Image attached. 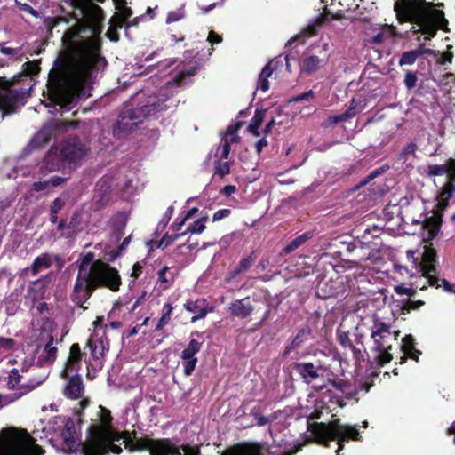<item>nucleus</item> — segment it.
I'll return each mask as SVG.
<instances>
[{"mask_svg": "<svg viewBox=\"0 0 455 455\" xmlns=\"http://www.w3.org/2000/svg\"><path fill=\"white\" fill-rule=\"evenodd\" d=\"M196 70L195 67L179 68L173 78L167 81L160 89L158 95L151 97L148 104L135 109L123 111L114 128V133L132 132L138 128L144 118L156 117L158 113L167 109L170 106L165 102L177 92L178 88L190 82Z\"/></svg>", "mask_w": 455, "mask_h": 455, "instance_id": "1", "label": "nucleus"}, {"mask_svg": "<svg viewBox=\"0 0 455 455\" xmlns=\"http://www.w3.org/2000/svg\"><path fill=\"white\" fill-rule=\"evenodd\" d=\"M100 426H91L88 428V437L83 444L84 455H106L108 451L120 454L122 448L116 444L123 439L110 427V411L101 406L99 407Z\"/></svg>", "mask_w": 455, "mask_h": 455, "instance_id": "2", "label": "nucleus"}, {"mask_svg": "<svg viewBox=\"0 0 455 455\" xmlns=\"http://www.w3.org/2000/svg\"><path fill=\"white\" fill-rule=\"evenodd\" d=\"M309 430L314 435L315 442L324 447H330L331 442L337 440V455H340L339 452L343 450L344 443L348 439L361 440L356 426L341 424L339 419L331 420L328 423H312L309 426Z\"/></svg>", "mask_w": 455, "mask_h": 455, "instance_id": "3", "label": "nucleus"}, {"mask_svg": "<svg viewBox=\"0 0 455 455\" xmlns=\"http://www.w3.org/2000/svg\"><path fill=\"white\" fill-rule=\"evenodd\" d=\"M124 447L129 451H148L150 455H200L198 445H176L171 439L124 438Z\"/></svg>", "mask_w": 455, "mask_h": 455, "instance_id": "4", "label": "nucleus"}, {"mask_svg": "<svg viewBox=\"0 0 455 455\" xmlns=\"http://www.w3.org/2000/svg\"><path fill=\"white\" fill-rule=\"evenodd\" d=\"M44 451L35 443L25 431L14 427L0 432V455H44Z\"/></svg>", "mask_w": 455, "mask_h": 455, "instance_id": "5", "label": "nucleus"}, {"mask_svg": "<svg viewBox=\"0 0 455 455\" xmlns=\"http://www.w3.org/2000/svg\"><path fill=\"white\" fill-rule=\"evenodd\" d=\"M408 12L409 18L407 20L420 27V31L427 35L426 39L434 37L437 28L448 31V20L444 17V12L441 10L431 9L425 5L422 8L410 7Z\"/></svg>", "mask_w": 455, "mask_h": 455, "instance_id": "6", "label": "nucleus"}, {"mask_svg": "<svg viewBox=\"0 0 455 455\" xmlns=\"http://www.w3.org/2000/svg\"><path fill=\"white\" fill-rule=\"evenodd\" d=\"M83 276L111 280V291H116L122 283L118 271L101 260H94V255L88 252L78 266V273Z\"/></svg>", "mask_w": 455, "mask_h": 455, "instance_id": "7", "label": "nucleus"}, {"mask_svg": "<svg viewBox=\"0 0 455 455\" xmlns=\"http://www.w3.org/2000/svg\"><path fill=\"white\" fill-rule=\"evenodd\" d=\"M426 173L429 177L447 175V180L443 184L442 190L437 196L438 207L444 210L448 204V201L455 193V161L450 158L443 164L428 165Z\"/></svg>", "mask_w": 455, "mask_h": 455, "instance_id": "8", "label": "nucleus"}, {"mask_svg": "<svg viewBox=\"0 0 455 455\" xmlns=\"http://www.w3.org/2000/svg\"><path fill=\"white\" fill-rule=\"evenodd\" d=\"M111 280L93 278L77 275L71 299L77 306L84 308L83 305L90 299L97 287L102 286L111 290Z\"/></svg>", "mask_w": 455, "mask_h": 455, "instance_id": "9", "label": "nucleus"}, {"mask_svg": "<svg viewBox=\"0 0 455 455\" xmlns=\"http://www.w3.org/2000/svg\"><path fill=\"white\" fill-rule=\"evenodd\" d=\"M28 95V89L20 85L15 79L0 77V107L10 111L21 99Z\"/></svg>", "mask_w": 455, "mask_h": 455, "instance_id": "10", "label": "nucleus"}, {"mask_svg": "<svg viewBox=\"0 0 455 455\" xmlns=\"http://www.w3.org/2000/svg\"><path fill=\"white\" fill-rule=\"evenodd\" d=\"M86 347L90 350L91 357L86 360L88 368L101 370L103 367L104 356L109 349V343L105 333L99 335L98 331L92 333L87 340Z\"/></svg>", "mask_w": 455, "mask_h": 455, "instance_id": "11", "label": "nucleus"}, {"mask_svg": "<svg viewBox=\"0 0 455 455\" xmlns=\"http://www.w3.org/2000/svg\"><path fill=\"white\" fill-rule=\"evenodd\" d=\"M51 424H56L60 428V436L63 443V451L65 452H75L81 446L83 451L84 443L77 442L76 424L73 419L68 417H55Z\"/></svg>", "mask_w": 455, "mask_h": 455, "instance_id": "12", "label": "nucleus"}, {"mask_svg": "<svg viewBox=\"0 0 455 455\" xmlns=\"http://www.w3.org/2000/svg\"><path fill=\"white\" fill-rule=\"evenodd\" d=\"M65 167L62 158L60 156L59 148L52 147L36 164L34 177L43 179L52 172L62 171Z\"/></svg>", "mask_w": 455, "mask_h": 455, "instance_id": "13", "label": "nucleus"}, {"mask_svg": "<svg viewBox=\"0 0 455 455\" xmlns=\"http://www.w3.org/2000/svg\"><path fill=\"white\" fill-rule=\"evenodd\" d=\"M66 124L60 122L58 120H52L45 124L44 127L36 132L34 137L30 140L25 150L28 153L31 151L42 148L44 145L48 143L51 139L56 135L58 130L65 131Z\"/></svg>", "mask_w": 455, "mask_h": 455, "instance_id": "14", "label": "nucleus"}, {"mask_svg": "<svg viewBox=\"0 0 455 455\" xmlns=\"http://www.w3.org/2000/svg\"><path fill=\"white\" fill-rule=\"evenodd\" d=\"M88 152V148L77 138L66 140L59 148L60 156L64 164H76L84 158Z\"/></svg>", "mask_w": 455, "mask_h": 455, "instance_id": "15", "label": "nucleus"}, {"mask_svg": "<svg viewBox=\"0 0 455 455\" xmlns=\"http://www.w3.org/2000/svg\"><path fill=\"white\" fill-rule=\"evenodd\" d=\"M421 259L420 271L422 272L423 276L427 278L430 286L439 287V279L435 275L436 273V253L432 248V243L429 245L425 244L423 246Z\"/></svg>", "mask_w": 455, "mask_h": 455, "instance_id": "16", "label": "nucleus"}, {"mask_svg": "<svg viewBox=\"0 0 455 455\" xmlns=\"http://www.w3.org/2000/svg\"><path fill=\"white\" fill-rule=\"evenodd\" d=\"M412 223L421 225L422 240L427 243L437 235L442 224V216L437 212H433L430 217L425 218L423 221L413 220Z\"/></svg>", "mask_w": 455, "mask_h": 455, "instance_id": "17", "label": "nucleus"}, {"mask_svg": "<svg viewBox=\"0 0 455 455\" xmlns=\"http://www.w3.org/2000/svg\"><path fill=\"white\" fill-rule=\"evenodd\" d=\"M374 342V346L372 347V351L376 353L375 360L380 365H384L389 363L392 360V355L389 353V350L392 347L391 341L393 340L392 336L390 338L387 337H377L371 338ZM396 338H394L395 340Z\"/></svg>", "mask_w": 455, "mask_h": 455, "instance_id": "18", "label": "nucleus"}, {"mask_svg": "<svg viewBox=\"0 0 455 455\" xmlns=\"http://www.w3.org/2000/svg\"><path fill=\"white\" fill-rule=\"evenodd\" d=\"M84 353L81 352L79 344L75 343L70 347L69 355L61 372L63 378L68 379L71 374H77L81 367Z\"/></svg>", "mask_w": 455, "mask_h": 455, "instance_id": "19", "label": "nucleus"}, {"mask_svg": "<svg viewBox=\"0 0 455 455\" xmlns=\"http://www.w3.org/2000/svg\"><path fill=\"white\" fill-rule=\"evenodd\" d=\"M292 369L300 376L305 383L310 384L319 377V372L323 368L320 364L315 365L313 363L300 362L294 363Z\"/></svg>", "mask_w": 455, "mask_h": 455, "instance_id": "20", "label": "nucleus"}, {"mask_svg": "<svg viewBox=\"0 0 455 455\" xmlns=\"http://www.w3.org/2000/svg\"><path fill=\"white\" fill-rule=\"evenodd\" d=\"M60 260L59 255H54L52 253L44 252L38 255L33 261L30 267H26L23 271L26 273H30L32 275H37L41 271L49 269L53 261Z\"/></svg>", "mask_w": 455, "mask_h": 455, "instance_id": "21", "label": "nucleus"}, {"mask_svg": "<svg viewBox=\"0 0 455 455\" xmlns=\"http://www.w3.org/2000/svg\"><path fill=\"white\" fill-rule=\"evenodd\" d=\"M255 307L251 304L249 297L235 299L232 301L228 306V312L234 317L237 318H248L254 311Z\"/></svg>", "mask_w": 455, "mask_h": 455, "instance_id": "22", "label": "nucleus"}, {"mask_svg": "<svg viewBox=\"0 0 455 455\" xmlns=\"http://www.w3.org/2000/svg\"><path fill=\"white\" fill-rule=\"evenodd\" d=\"M112 183V179L107 176L97 183L94 197L99 204L104 205L111 199Z\"/></svg>", "mask_w": 455, "mask_h": 455, "instance_id": "23", "label": "nucleus"}, {"mask_svg": "<svg viewBox=\"0 0 455 455\" xmlns=\"http://www.w3.org/2000/svg\"><path fill=\"white\" fill-rule=\"evenodd\" d=\"M68 383L64 387V395L71 399L79 398L84 391V386L81 377L78 374H71Z\"/></svg>", "mask_w": 455, "mask_h": 455, "instance_id": "24", "label": "nucleus"}, {"mask_svg": "<svg viewBox=\"0 0 455 455\" xmlns=\"http://www.w3.org/2000/svg\"><path fill=\"white\" fill-rule=\"evenodd\" d=\"M184 307L187 311L193 313L195 315L191 318V322L195 323L197 320L203 319L208 313L206 308V301L204 299L196 300H188L184 304Z\"/></svg>", "mask_w": 455, "mask_h": 455, "instance_id": "25", "label": "nucleus"}, {"mask_svg": "<svg viewBox=\"0 0 455 455\" xmlns=\"http://www.w3.org/2000/svg\"><path fill=\"white\" fill-rule=\"evenodd\" d=\"M312 334V331L308 326L301 328L290 345L285 347L283 356L286 357L290 355L291 350L300 347L305 342H307Z\"/></svg>", "mask_w": 455, "mask_h": 455, "instance_id": "26", "label": "nucleus"}, {"mask_svg": "<svg viewBox=\"0 0 455 455\" xmlns=\"http://www.w3.org/2000/svg\"><path fill=\"white\" fill-rule=\"evenodd\" d=\"M23 379V376L20 374V371L18 369H12L11 371V373L9 375V381H8V387L9 388H15L17 387H28V390H32L37 386H39L44 380V377H43L40 380L33 381L31 383H25L22 382L21 379Z\"/></svg>", "mask_w": 455, "mask_h": 455, "instance_id": "27", "label": "nucleus"}, {"mask_svg": "<svg viewBox=\"0 0 455 455\" xmlns=\"http://www.w3.org/2000/svg\"><path fill=\"white\" fill-rule=\"evenodd\" d=\"M327 63V58H319L315 55H309L303 58L301 61V71L312 74L317 71L320 67Z\"/></svg>", "mask_w": 455, "mask_h": 455, "instance_id": "28", "label": "nucleus"}, {"mask_svg": "<svg viewBox=\"0 0 455 455\" xmlns=\"http://www.w3.org/2000/svg\"><path fill=\"white\" fill-rule=\"evenodd\" d=\"M425 5H427V4L422 0H399L395 4L394 10L397 16L403 15L407 20L409 18L408 9L410 7L422 8Z\"/></svg>", "mask_w": 455, "mask_h": 455, "instance_id": "29", "label": "nucleus"}, {"mask_svg": "<svg viewBox=\"0 0 455 455\" xmlns=\"http://www.w3.org/2000/svg\"><path fill=\"white\" fill-rule=\"evenodd\" d=\"M402 349L404 355L401 356L400 363H403L406 361V357L409 356L416 361L419 360V355L421 354L419 350L414 347V339L411 335H406L403 339Z\"/></svg>", "mask_w": 455, "mask_h": 455, "instance_id": "30", "label": "nucleus"}, {"mask_svg": "<svg viewBox=\"0 0 455 455\" xmlns=\"http://www.w3.org/2000/svg\"><path fill=\"white\" fill-rule=\"evenodd\" d=\"M47 283V276L33 281L28 286V296L31 297L33 300L43 299Z\"/></svg>", "mask_w": 455, "mask_h": 455, "instance_id": "31", "label": "nucleus"}, {"mask_svg": "<svg viewBox=\"0 0 455 455\" xmlns=\"http://www.w3.org/2000/svg\"><path fill=\"white\" fill-rule=\"evenodd\" d=\"M48 341L45 344L44 350L40 355L39 360L44 363H52L56 357L58 353V348L56 346H54L55 339L52 335H48Z\"/></svg>", "mask_w": 455, "mask_h": 455, "instance_id": "32", "label": "nucleus"}, {"mask_svg": "<svg viewBox=\"0 0 455 455\" xmlns=\"http://www.w3.org/2000/svg\"><path fill=\"white\" fill-rule=\"evenodd\" d=\"M256 258H257V256H256L255 252H251L246 258L242 259L240 260L238 266L235 268H234L232 271L229 272L228 279V280L234 279L241 273L247 271L251 267L253 262L256 260Z\"/></svg>", "mask_w": 455, "mask_h": 455, "instance_id": "33", "label": "nucleus"}, {"mask_svg": "<svg viewBox=\"0 0 455 455\" xmlns=\"http://www.w3.org/2000/svg\"><path fill=\"white\" fill-rule=\"evenodd\" d=\"M392 336L391 326L378 318L374 319L371 327V338L387 337Z\"/></svg>", "mask_w": 455, "mask_h": 455, "instance_id": "34", "label": "nucleus"}, {"mask_svg": "<svg viewBox=\"0 0 455 455\" xmlns=\"http://www.w3.org/2000/svg\"><path fill=\"white\" fill-rule=\"evenodd\" d=\"M273 74V68H271V63H267L265 65V67L262 68L259 80H258V86L257 89L260 90L262 92H267L269 89V82L268 78Z\"/></svg>", "mask_w": 455, "mask_h": 455, "instance_id": "35", "label": "nucleus"}, {"mask_svg": "<svg viewBox=\"0 0 455 455\" xmlns=\"http://www.w3.org/2000/svg\"><path fill=\"white\" fill-rule=\"evenodd\" d=\"M312 236L313 234L311 232H306L303 233L302 235H299L283 248V252L285 254L291 253V251H295L296 249L303 245Z\"/></svg>", "mask_w": 455, "mask_h": 455, "instance_id": "36", "label": "nucleus"}, {"mask_svg": "<svg viewBox=\"0 0 455 455\" xmlns=\"http://www.w3.org/2000/svg\"><path fill=\"white\" fill-rule=\"evenodd\" d=\"M266 114V109H257L254 116L252 117L249 126L248 131L253 134L254 136H259V128L263 123L264 117Z\"/></svg>", "mask_w": 455, "mask_h": 455, "instance_id": "37", "label": "nucleus"}, {"mask_svg": "<svg viewBox=\"0 0 455 455\" xmlns=\"http://www.w3.org/2000/svg\"><path fill=\"white\" fill-rule=\"evenodd\" d=\"M202 342L196 339H190L188 347L181 352V359L196 358V355L200 351Z\"/></svg>", "mask_w": 455, "mask_h": 455, "instance_id": "38", "label": "nucleus"}, {"mask_svg": "<svg viewBox=\"0 0 455 455\" xmlns=\"http://www.w3.org/2000/svg\"><path fill=\"white\" fill-rule=\"evenodd\" d=\"M172 310L173 307L170 303H165L164 305L162 308V315L156 326V331H161L164 326L170 323Z\"/></svg>", "mask_w": 455, "mask_h": 455, "instance_id": "39", "label": "nucleus"}, {"mask_svg": "<svg viewBox=\"0 0 455 455\" xmlns=\"http://www.w3.org/2000/svg\"><path fill=\"white\" fill-rule=\"evenodd\" d=\"M426 52H428V50H426ZM425 51L422 50L421 47L418 50L404 52L400 58L399 65H411Z\"/></svg>", "mask_w": 455, "mask_h": 455, "instance_id": "40", "label": "nucleus"}, {"mask_svg": "<svg viewBox=\"0 0 455 455\" xmlns=\"http://www.w3.org/2000/svg\"><path fill=\"white\" fill-rule=\"evenodd\" d=\"M64 204V201L60 197L53 200L50 207V220L52 223H57L58 213L63 208Z\"/></svg>", "mask_w": 455, "mask_h": 455, "instance_id": "41", "label": "nucleus"}, {"mask_svg": "<svg viewBox=\"0 0 455 455\" xmlns=\"http://www.w3.org/2000/svg\"><path fill=\"white\" fill-rule=\"evenodd\" d=\"M207 220V217H203L197 220H196L193 224H191L187 230L184 232L186 234H201L205 229V221Z\"/></svg>", "mask_w": 455, "mask_h": 455, "instance_id": "42", "label": "nucleus"}, {"mask_svg": "<svg viewBox=\"0 0 455 455\" xmlns=\"http://www.w3.org/2000/svg\"><path fill=\"white\" fill-rule=\"evenodd\" d=\"M243 123L237 122L234 124H231L228 127L225 137L230 140V142H237L239 140V136L236 134L238 130L241 128Z\"/></svg>", "mask_w": 455, "mask_h": 455, "instance_id": "43", "label": "nucleus"}, {"mask_svg": "<svg viewBox=\"0 0 455 455\" xmlns=\"http://www.w3.org/2000/svg\"><path fill=\"white\" fill-rule=\"evenodd\" d=\"M391 37L390 31L386 28L382 31L379 32L377 35L373 36L370 40V43L372 44H382L387 39Z\"/></svg>", "mask_w": 455, "mask_h": 455, "instance_id": "44", "label": "nucleus"}, {"mask_svg": "<svg viewBox=\"0 0 455 455\" xmlns=\"http://www.w3.org/2000/svg\"><path fill=\"white\" fill-rule=\"evenodd\" d=\"M250 414L257 420L256 425L259 427L265 426L272 420L269 417L262 416L258 408L251 409Z\"/></svg>", "mask_w": 455, "mask_h": 455, "instance_id": "45", "label": "nucleus"}, {"mask_svg": "<svg viewBox=\"0 0 455 455\" xmlns=\"http://www.w3.org/2000/svg\"><path fill=\"white\" fill-rule=\"evenodd\" d=\"M424 305V301L422 300H417V301H413V300H408L406 301L401 307V311L403 314H408L410 313L411 310H417L419 309L420 307H422Z\"/></svg>", "mask_w": 455, "mask_h": 455, "instance_id": "46", "label": "nucleus"}, {"mask_svg": "<svg viewBox=\"0 0 455 455\" xmlns=\"http://www.w3.org/2000/svg\"><path fill=\"white\" fill-rule=\"evenodd\" d=\"M417 149V145L414 142H411L408 144L406 147L403 148L400 154V160H403V162H406L411 156H414Z\"/></svg>", "mask_w": 455, "mask_h": 455, "instance_id": "47", "label": "nucleus"}, {"mask_svg": "<svg viewBox=\"0 0 455 455\" xmlns=\"http://www.w3.org/2000/svg\"><path fill=\"white\" fill-rule=\"evenodd\" d=\"M15 344V340L12 338L0 337V353L12 350Z\"/></svg>", "mask_w": 455, "mask_h": 455, "instance_id": "48", "label": "nucleus"}, {"mask_svg": "<svg viewBox=\"0 0 455 455\" xmlns=\"http://www.w3.org/2000/svg\"><path fill=\"white\" fill-rule=\"evenodd\" d=\"M183 235H185V233L175 234V235H165L159 241L158 247L164 248V247L172 244V243H174L176 240H178L179 238H180Z\"/></svg>", "mask_w": 455, "mask_h": 455, "instance_id": "49", "label": "nucleus"}, {"mask_svg": "<svg viewBox=\"0 0 455 455\" xmlns=\"http://www.w3.org/2000/svg\"><path fill=\"white\" fill-rule=\"evenodd\" d=\"M182 361L184 366V374L186 376H190L196 368L197 358L182 359Z\"/></svg>", "mask_w": 455, "mask_h": 455, "instance_id": "50", "label": "nucleus"}, {"mask_svg": "<svg viewBox=\"0 0 455 455\" xmlns=\"http://www.w3.org/2000/svg\"><path fill=\"white\" fill-rule=\"evenodd\" d=\"M418 77L415 73L407 71L404 76V85L408 90H411L416 86Z\"/></svg>", "mask_w": 455, "mask_h": 455, "instance_id": "51", "label": "nucleus"}, {"mask_svg": "<svg viewBox=\"0 0 455 455\" xmlns=\"http://www.w3.org/2000/svg\"><path fill=\"white\" fill-rule=\"evenodd\" d=\"M337 339L343 347H350L353 345L348 333L346 331H338Z\"/></svg>", "mask_w": 455, "mask_h": 455, "instance_id": "52", "label": "nucleus"}, {"mask_svg": "<svg viewBox=\"0 0 455 455\" xmlns=\"http://www.w3.org/2000/svg\"><path fill=\"white\" fill-rule=\"evenodd\" d=\"M184 17V10L180 8L177 11L170 12L166 18L167 23H172L181 20Z\"/></svg>", "mask_w": 455, "mask_h": 455, "instance_id": "53", "label": "nucleus"}, {"mask_svg": "<svg viewBox=\"0 0 455 455\" xmlns=\"http://www.w3.org/2000/svg\"><path fill=\"white\" fill-rule=\"evenodd\" d=\"M325 20H326L325 14H320V15L316 18V20H315V23H313V24H309V25L307 26V28H308V30H309V34H310V35H315V31H316V28H317L318 27H320L322 24H323V23H324V21H325Z\"/></svg>", "mask_w": 455, "mask_h": 455, "instance_id": "54", "label": "nucleus"}, {"mask_svg": "<svg viewBox=\"0 0 455 455\" xmlns=\"http://www.w3.org/2000/svg\"><path fill=\"white\" fill-rule=\"evenodd\" d=\"M234 142H230V140L228 138H223L222 139V145H221V152H220V158H228L229 152H230V146Z\"/></svg>", "mask_w": 455, "mask_h": 455, "instance_id": "55", "label": "nucleus"}, {"mask_svg": "<svg viewBox=\"0 0 455 455\" xmlns=\"http://www.w3.org/2000/svg\"><path fill=\"white\" fill-rule=\"evenodd\" d=\"M230 172L229 164L228 163H218L216 165V172L215 173L218 174L220 177L223 178L227 174H228Z\"/></svg>", "mask_w": 455, "mask_h": 455, "instance_id": "56", "label": "nucleus"}, {"mask_svg": "<svg viewBox=\"0 0 455 455\" xmlns=\"http://www.w3.org/2000/svg\"><path fill=\"white\" fill-rule=\"evenodd\" d=\"M395 291L398 295H406L408 297H413L416 294L415 290L405 287L403 285L395 286Z\"/></svg>", "mask_w": 455, "mask_h": 455, "instance_id": "57", "label": "nucleus"}, {"mask_svg": "<svg viewBox=\"0 0 455 455\" xmlns=\"http://www.w3.org/2000/svg\"><path fill=\"white\" fill-rule=\"evenodd\" d=\"M67 180H68L67 178L60 177V176H52L49 180H47L50 188L59 187V186L62 185L63 183H65Z\"/></svg>", "mask_w": 455, "mask_h": 455, "instance_id": "58", "label": "nucleus"}, {"mask_svg": "<svg viewBox=\"0 0 455 455\" xmlns=\"http://www.w3.org/2000/svg\"><path fill=\"white\" fill-rule=\"evenodd\" d=\"M50 187H49V183L47 180H38V181H35L32 184V190L36 191V192H41V191L48 189Z\"/></svg>", "mask_w": 455, "mask_h": 455, "instance_id": "59", "label": "nucleus"}, {"mask_svg": "<svg viewBox=\"0 0 455 455\" xmlns=\"http://www.w3.org/2000/svg\"><path fill=\"white\" fill-rule=\"evenodd\" d=\"M315 96L314 92L312 90L307 92H304V93H301V94H299L295 97H293L290 102H297V101H300V100H309L311 99H313Z\"/></svg>", "mask_w": 455, "mask_h": 455, "instance_id": "60", "label": "nucleus"}, {"mask_svg": "<svg viewBox=\"0 0 455 455\" xmlns=\"http://www.w3.org/2000/svg\"><path fill=\"white\" fill-rule=\"evenodd\" d=\"M230 213H231V211L229 209H220L213 214L212 221L215 222V221L221 220L222 219L228 217L230 215Z\"/></svg>", "mask_w": 455, "mask_h": 455, "instance_id": "61", "label": "nucleus"}, {"mask_svg": "<svg viewBox=\"0 0 455 455\" xmlns=\"http://www.w3.org/2000/svg\"><path fill=\"white\" fill-rule=\"evenodd\" d=\"M349 348L351 349L354 358L356 362L363 361V354L365 353V349L363 351L360 347H356L354 345H352V347Z\"/></svg>", "mask_w": 455, "mask_h": 455, "instance_id": "62", "label": "nucleus"}, {"mask_svg": "<svg viewBox=\"0 0 455 455\" xmlns=\"http://www.w3.org/2000/svg\"><path fill=\"white\" fill-rule=\"evenodd\" d=\"M341 116L344 118V121H347L355 116V105L354 100L351 102L349 108L341 114Z\"/></svg>", "mask_w": 455, "mask_h": 455, "instance_id": "63", "label": "nucleus"}, {"mask_svg": "<svg viewBox=\"0 0 455 455\" xmlns=\"http://www.w3.org/2000/svg\"><path fill=\"white\" fill-rule=\"evenodd\" d=\"M60 20L59 18L47 17L44 19V23L48 29L52 30L60 23Z\"/></svg>", "mask_w": 455, "mask_h": 455, "instance_id": "64", "label": "nucleus"}]
</instances>
